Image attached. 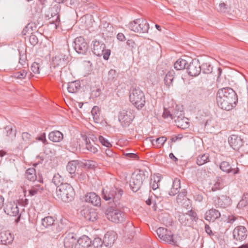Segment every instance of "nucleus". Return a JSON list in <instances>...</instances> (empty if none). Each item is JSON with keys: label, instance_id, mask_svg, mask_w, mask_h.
<instances>
[{"label": "nucleus", "instance_id": "f257e3e1", "mask_svg": "<svg viewBox=\"0 0 248 248\" xmlns=\"http://www.w3.org/2000/svg\"><path fill=\"white\" fill-rule=\"evenodd\" d=\"M216 99L218 107L227 111L234 108L238 101L236 93L232 88L229 87L219 89Z\"/></svg>", "mask_w": 248, "mask_h": 248}, {"label": "nucleus", "instance_id": "f03ea898", "mask_svg": "<svg viewBox=\"0 0 248 248\" xmlns=\"http://www.w3.org/2000/svg\"><path fill=\"white\" fill-rule=\"evenodd\" d=\"M123 194L122 189L113 187L111 189H103L102 190V198L105 201H109V205L112 204L117 207L120 206L119 201Z\"/></svg>", "mask_w": 248, "mask_h": 248}, {"label": "nucleus", "instance_id": "7ed1b4c3", "mask_svg": "<svg viewBox=\"0 0 248 248\" xmlns=\"http://www.w3.org/2000/svg\"><path fill=\"white\" fill-rule=\"evenodd\" d=\"M56 196L59 199L64 202H69L74 199L75 191L68 183L62 184L56 188Z\"/></svg>", "mask_w": 248, "mask_h": 248}, {"label": "nucleus", "instance_id": "20e7f679", "mask_svg": "<svg viewBox=\"0 0 248 248\" xmlns=\"http://www.w3.org/2000/svg\"><path fill=\"white\" fill-rule=\"evenodd\" d=\"M147 172L140 170L138 172H134L132 174L129 182V186L132 190L135 192L140 190L144 184L148 180Z\"/></svg>", "mask_w": 248, "mask_h": 248}, {"label": "nucleus", "instance_id": "39448f33", "mask_svg": "<svg viewBox=\"0 0 248 248\" xmlns=\"http://www.w3.org/2000/svg\"><path fill=\"white\" fill-rule=\"evenodd\" d=\"M123 205L120 203V206L117 207L116 205H109L105 211L106 217L110 221L118 223L123 222L125 218V214L121 211Z\"/></svg>", "mask_w": 248, "mask_h": 248}, {"label": "nucleus", "instance_id": "423d86ee", "mask_svg": "<svg viewBox=\"0 0 248 248\" xmlns=\"http://www.w3.org/2000/svg\"><path fill=\"white\" fill-rule=\"evenodd\" d=\"M129 100L138 109H141L145 105V95L139 87H135L131 89L129 95Z\"/></svg>", "mask_w": 248, "mask_h": 248}, {"label": "nucleus", "instance_id": "0eeeda50", "mask_svg": "<svg viewBox=\"0 0 248 248\" xmlns=\"http://www.w3.org/2000/svg\"><path fill=\"white\" fill-rule=\"evenodd\" d=\"M127 27L130 30L138 33H147L149 29L147 21L142 18H138L130 22Z\"/></svg>", "mask_w": 248, "mask_h": 248}, {"label": "nucleus", "instance_id": "6e6552de", "mask_svg": "<svg viewBox=\"0 0 248 248\" xmlns=\"http://www.w3.org/2000/svg\"><path fill=\"white\" fill-rule=\"evenodd\" d=\"M158 237L161 241L172 245H177L173 233L167 229L159 227L156 231Z\"/></svg>", "mask_w": 248, "mask_h": 248}, {"label": "nucleus", "instance_id": "1a4fd4ad", "mask_svg": "<svg viewBox=\"0 0 248 248\" xmlns=\"http://www.w3.org/2000/svg\"><path fill=\"white\" fill-rule=\"evenodd\" d=\"M69 54L68 53L60 51L52 60L51 71L56 67L64 66L67 63Z\"/></svg>", "mask_w": 248, "mask_h": 248}, {"label": "nucleus", "instance_id": "9d476101", "mask_svg": "<svg viewBox=\"0 0 248 248\" xmlns=\"http://www.w3.org/2000/svg\"><path fill=\"white\" fill-rule=\"evenodd\" d=\"M134 118L135 115L130 110H122L120 112L118 116L119 121L122 126L124 127H128Z\"/></svg>", "mask_w": 248, "mask_h": 248}, {"label": "nucleus", "instance_id": "9b49d317", "mask_svg": "<svg viewBox=\"0 0 248 248\" xmlns=\"http://www.w3.org/2000/svg\"><path fill=\"white\" fill-rule=\"evenodd\" d=\"M73 46L74 49L78 54H85L89 47L85 39L81 37H77L74 41Z\"/></svg>", "mask_w": 248, "mask_h": 248}, {"label": "nucleus", "instance_id": "f8f14e48", "mask_svg": "<svg viewBox=\"0 0 248 248\" xmlns=\"http://www.w3.org/2000/svg\"><path fill=\"white\" fill-rule=\"evenodd\" d=\"M186 69L189 75L196 77L199 75L201 72L200 63L199 60L193 59L189 63L186 67Z\"/></svg>", "mask_w": 248, "mask_h": 248}, {"label": "nucleus", "instance_id": "ddd939ff", "mask_svg": "<svg viewBox=\"0 0 248 248\" xmlns=\"http://www.w3.org/2000/svg\"><path fill=\"white\" fill-rule=\"evenodd\" d=\"M82 216L87 220L93 222L95 221L98 217L97 213L93 208L88 207H84L80 211Z\"/></svg>", "mask_w": 248, "mask_h": 248}, {"label": "nucleus", "instance_id": "4468645a", "mask_svg": "<svg viewBox=\"0 0 248 248\" xmlns=\"http://www.w3.org/2000/svg\"><path fill=\"white\" fill-rule=\"evenodd\" d=\"M247 236L248 231L244 226H237L233 231V238L237 241H243L246 239Z\"/></svg>", "mask_w": 248, "mask_h": 248}, {"label": "nucleus", "instance_id": "2eb2a0df", "mask_svg": "<svg viewBox=\"0 0 248 248\" xmlns=\"http://www.w3.org/2000/svg\"><path fill=\"white\" fill-rule=\"evenodd\" d=\"M215 205L217 207L226 208L232 204L231 199L226 195L217 197L215 199Z\"/></svg>", "mask_w": 248, "mask_h": 248}, {"label": "nucleus", "instance_id": "dca6fc26", "mask_svg": "<svg viewBox=\"0 0 248 248\" xmlns=\"http://www.w3.org/2000/svg\"><path fill=\"white\" fill-rule=\"evenodd\" d=\"M4 212L10 216H16L19 214V209L16 203L8 202L4 207Z\"/></svg>", "mask_w": 248, "mask_h": 248}, {"label": "nucleus", "instance_id": "f3484780", "mask_svg": "<svg viewBox=\"0 0 248 248\" xmlns=\"http://www.w3.org/2000/svg\"><path fill=\"white\" fill-rule=\"evenodd\" d=\"M228 142L230 146L234 150H239L243 145V140L235 135H232L229 137Z\"/></svg>", "mask_w": 248, "mask_h": 248}, {"label": "nucleus", "instance_id": "a211bd4d", "mask_svg": "<svg viewBox=\"0 0 248 248\" xmlns=\"http://www.w3.org/2000/svg\"><path fill=\"white\" fill-rule=\"evenodd\" d=\"M92 50L93 54L97 56H102L106 48L105 44L102 41H93Z\"/></svg>", "mask_w": 248, "mask_h": 248}, {"label": "nucleus", "instance_id": "6ab92c4d", "mask_svg": "<svg viewBox=\"0 0 248 248\" xmlns=\"http://www.w3.org/2000/svg\"><path fill=\"white\" fill-rule=\"evenodd\" d=\"M83 200L94 206H97L101 204L100 198L93 192L88 193L84 197Z\"/></svg>", "mask_w": 248, "mask_h": 248}, {"label": "nucleus", "instance_id": "aec40b11", "mask_svg": "<svg viewBox=\"0 0 248 248\" xmlns=\"http://www.w3.org/2000/svg\"><path fill=\"white\" fill-rule=\"evenodd\" d=\"M77 243V238L74 233H69L65 236L64 239L65 248H73L75 247Z\"/></svg>", "mask_w": 248, "mask_h": 248}, {"label": "nucleus", "instance_id": "412c9836", "mask_svg": "<svg viewBox=\"0 0 248 248\" xmlns=\"http://www.w3.org/2000/svg\"><path fill=\"white\" fill-rule=\"evenodd\" d=\"M14 240V237L9 231L0 232V244L8 245L12 243Z\"/></svg>", "mask_w": 248, "mask_h": 248}, {"label": "nucleus", "instance_id": "4be33fe9", "mask_svg": "<svg viewBox=\"0 0 248 248\" xmlns=\"http://www.w3.org/2000/svg\"><path fill=\"white\" fill-rule=\"evenodd\" d=\"M91 244L90 238L86 235H83L77 240L75 248H88Z\"/></svg>", "mask_w": 248, "mask_h": 248}, {"label": "nucleus", "instance_id": "5701e85b", "mask_svg": "<svg viewBox=\"0 0 248 248\" xmlns=\"http://www.w3.org/2000/svg\"><path fill=\"white\" fill-rule=\"evenodd\" d=\"M220 217V212L215 209H211L207 211L204 216V218L210 222H214L215 220Z\"/></svg>", "mask_w": 248, "mask_h": 248}, {"label": "nucleus", "instance_id": "b1692460", "mask_svg": "<svg viewBox=\"0 0 248 248\" xmlns=\"http://www.w3.org/2000/svg\"><path fill=\"white\" fill-rule=\"evenodd\" d=\"M116 240L113 232H107L104 235L103 243L106 247H111Z\"/></svg>", "mask_w": 248, "mask_h": 248}, {"label": "nucleus", "instance_id": "393cba45", "mask_svg": "<svg viewBox=\"0 0 248 248\" xmlns=\"http://www.w3.org/2000/svg\"><path fill=\"white\" fill-rule=\"evenodd\" d=\"M49 139L53 142H60L63 138L62 133L59 131H54L51 132L48 135Z\"/></svg>", "mask_w": 248, "mask_h": 248}, {"label": "nucleus", "instance_id": "a878e982", "mask_svg": "<svg viewBox=\"0 0 248 248\" xmlns=\"http://www.w3.org/2000/svg\"><path fill=\"white\" fill-rule=\"evenodd\" d=\"M16 130L15 126L7 125L5 127L4 134L9 140H13L16 136Z\"/></svg>", "mask_w": 248, "mask_h": 248}, {"label": "nucleus", "instance_id": "bb28decb", "mask_svg": "<svg viewBox=\"0 0 248 248\" xmlns=\"http://www.w3.org/2000/svg\"><path fill=\"white\" fill-rule=\"evenodd\" d=\"M180 187V180L177 178H175L173 182L172 187L169 193V195L174 196L179 193Z\"/></svg>", "mask_w": 248, "mask_h": 248}, {"label": "nucleus", "instance_id": "cd10ccee", "mask_svg": "<svg viewBox=\"0 0 248 248\" xmlns=\"http://www.w3.org/2000/svg\"><path fill=\"white\" fill-rule=\"evenodd\" d=\"M80 84L79 81L75 80L68 83L67 90L69 93H76L80 89Z\"/></svg>", "mask_w": 248, "mask_h": 248}, {"label": "nucleus", "instance_id": "c85d7f7f", "mask_svg": "<svg viewBox=\"0 0 248 248\" xmlns=\"http://www.w3.org/2000/svg\"><path fill=\"white\" fill-rule=\"evenodd\" d=\"M167 140V138L166 137L164 136H161L156 139L155 140L151 139L150 141L151 142L153 146L157 148H159L164 145Z\"/></svg>", "mask_w": 248, "mask_h": 248}, {"label": "nucleus", "instance_id": "c756f323", "mask_svg": "<svg viewBox=\"0 0 248 248\" xmlns=\"http://www.w3.org/2000/svg\"><path fill=\"white\" fill-rule=\"evenodd\" d=\"M31 135L28 132H23L22 134V141L19 144V147L21 148L26 147L27 145L31 142Z\"/></svg>", "mask_w": 248, "mask_h": 248}, {"label": "nucleus", "instance_id": "7c9ffc66", "mask_svg": "<svg viewBox=\"0 0 248 248\" xmlns=\"http://www.w3.org/2000/svg\"><path fill=\"white\" fill-rule=\"evenodd\" d=\"M60 11V6L59 4H56L50 8L47 15L48 17H55L56 16H60L59 13Z\"/></svg>", "mask_w": 248, "mask_h": 248}, {"label": "nucleus", "instance_id": "2f4dec72", "mask_svg": "<svg viewBox=\"0 0 248 248\" xmlns=\"http://www.w3.org/2000/svg\"><path fill=\"white\" fill-rule=\"evenodd\" d=\"M91 113L93 117L94 122L97 124L101 123L102 119L100 117L99 108L97 106H94L92 108Z\"/></svg>", "mask_w": 248, "mask_h": 248}, {"label": "nucleus", "instance_id": "473e14b6", "mask_svg": "<svg viewBox=\"0 0 248 248\" xmlns=\"http://www.w3.org/2000/svg\"><path fill=\"white\" fill-rule=\"evenodd\" d=\"M175 123L177 126L182 129H186L189 126L188 119L185 117L175 120Z\"/></svg>", "mask_w": 248, "mask_h": 248}, {"label": "nucleus", "instance_id": "72a5a7b5", "mask_svg": "<svg viewBox=\"0 0 248 248\" xmlns=\"http://www.w3.org/2000/svg\"><path fill=\"white\" fill-rule=\"evenodd\" d=\"M25 176L30 181H34L36 179L35 170L33 168L28 169L26 171Z\"/></svg>", "mask_w": 248, "mask_h": 248}, {"label": "nucleus", "instance_id": "f704fd0d", "mask_svg": "<svg viewBox=\"0 0 248 248\" xmlns=\"http://www.w3.org/2000/svg\"><path fill=\"white\" fill-rule=\"evenodd\" d=\"M220 169L226 173H230L232 171V166L227 161H222L219 165Z\"/></svg>", "mask_w": 248, "mask_h": 248}, {"label": "nucleus", "instance_id": "c9c22d12", "mask_svg": "<svg viewBox=\"0 0 248 248\" xmlns=\"http://www.w3.org/2000/svg\"><path fill=\"white\" fill-rule=\"evenodd\" d=\"M174 72L173 71H170L168 72L167 74L166 75L164 80L165 85L168 88H169L171 85H172V82L174 78Z\"/></svg>", "mask_w": 248, "mask_h": 248}, {"label": "nucleus", "instance_id": "e433bc0d", "mask_svg": "<svg viewBox=\"0 0 248 248\" xmlns=\"http://www.w3.org/2000/svg\"><path fill=\"white\" fill-rule=\"evenodd\" d=\"M209 161V155L208 154L200 155L197 157V163L199 166L202 165Z\"/></svg>", "mask_w": 248, "mask_h": 248}, {"label": "nucleus", "instance_id": "4c0bfd02", "mask_svg": "<svg viewBox=\"0 0 248 248\" xmlns=\"http://www.w3.org/2000/svg\"><path fill=\"white\" fill-rule=\"evenodd\" d=\"M85 141L86 143V148L87 150L93 153H95L97 152V147L94 146L95 144L93 141L92 143L90 139L87 138H85Z\"/></svg>", "mask_w": 248, "mask_h": 248}, {"label": "nucleus", "instance_id": "58836bf2", "mask_svg": "<svg viewBox=\"0 0 248 248\" xmlns=\"http://www.w3.org/2000/svg\"><path fill=\"white\" fill-rule=\"evenodd\" d=\"M187 64L186 60L179 59L174 64V67L177 70H181L185 69Z\"/></svg>", "mask_w": 248, "mask_h": 248}, {"label": "nucleus", "instance_id": "ea45409f", "mask_svg": "<svg viewBox=\"0 0 248 248\" xmlns=\"http://www.w3.org/2000/svg\"><path fill=\"white\" fill-rule=\"evenodd\" d=\"M77 161L75 160L68 162L66 166V170L70 174L72 175L75 173L77 169Z\"/></svg>", "mask_w": 248, "mask_h": 248}, {"label": "nucleus", "instance_id": "a19ab883", "mask_svg": "<svg viewBox=\"0 0 248 248\" xmlns=\"http://www.w3.org/2000/svg\"><path fill=\"white\" fill-rule=\"evenodd\" d=\"M54 219L52 217L48 216L42 219V225L45 228H48L53 225Z\"/></svg>", "mask_w": 248, "mask_h": 248}, {"label": "nucleus", "instance_id": "79ce46f5", "mask_svg": "<svg viewBox=\"0 0 248 248\" xmlns=\"http://www.w3.org/2000/svg\"><path fill=\"white\" fill-rule=\"evenodd\" d=\"M43 190V187L40 185H35L29 191L30 195L34 196L38 193H41Z\"/></svg>", "mask_w": 248, "mask_h": 248}, {"label": "nucleus", "instance_id": "37998d69", "mask_svg": "<svg viewBox=\"0 0 248 248\" xmlns=\"http://www.w3.org/2000/svg\"><path fill=\"white\" fill-rule=\"evenodd\" d=\"M161 178L159 176H154L151 178L150 187L155 190L158 188V183L160 182Z\"/></svg>", "mask_w": 248, "mask_h": 248}, {"label": "nucleus", "instance_id": "c03bdc74", "mask_svg": "<svg viewBox=\"0 0 248 248\" xmlns=\"http://www.w3.org/2000/svg\"><path fill=\"white\" fill-rule=\"evenodd\" d=\"M172 120L175 122L177 119L184 118V113L183 110H179L177 108L173 109L172 112Z\"/></svg>", "mask_w": 248, "mask_h": 248}, {"label": "nucleus", "instance_id": "a18cd8bd", "mask_svg": "<svg viewBox=\"0 0 248 248\" xmlns=\"http://www.w3.org/2000/svg\"><path fill=\"white\" fill-rule=\"evenodd\" d=\"M201 71L204 74H209L212 72V67L209 63H204L202 65H200Z\"/></svg>", "mask_w": 248, "mask_h": 248}, {"label": "nucleus", "instance_id": "49530a36", "mask_svg": "<svg viewBox=\"0 0 248 248\" xmlns=\"http://www.w3.org/2000/svg\"><path fill=\"white\" fill-rule=\"evenodd\" d=\"M217 179L220 183L221 186L223 187L230 183V179L227 176L218 177Z\"/></svg>", "mask_w": 248, "mask_h": 248}, {"label": "nucleus", "instance_id": "de8ad7c7", "mask_svg": "<svg viewBox=\"0 0 248 248\" xmlns=\"http://www.w3.org/2000/svg\"><path fill=\"white\" fill-rule=\"evenodd\" d=\"M63 181V179L62 176H61L59 173L55 174L53 178L52 182L56 186H59L60 185L63 184L62 181Z\"/></svg>", "mask_w": 248, "mask_h": 248}, {"label": "nucleus", "instance_id": "09e8293b", "mask_svg": "<svg viewBox=\"0 0 248 248\" xmlns=\"http://www.w3.org/2000/svg\"><path fill=\"white\" fill-rule=\"evenodd\" d=\"M27 72L25 70H22L19 72H16L14 74V77L16 78L23 79L27 76Z\"/></svg>", "mask_w": 248, "mask_h": 248}, {"label": "nucleus", "instance_id": "8fccbe9b", "mask_svg": "<svg viewBox=\"0 0 248 248\" xmlns=\"http://www.w3.org/2000/svg\"><path fill=\"white\" fill-rule=\"evenodd\" d=\"M100 142V143L104 146H106L107 147H110L112 145L111 143L108 141V140L104 138L102 136H99L98 138Z\"/></svg>", "mask_w": 248, "mask_h": 248}, {"label": "nucleus", "instance_id": "3c124183", "mask_svg": "<svg viewBox=\"0 0 248 248\" xmlns=\"http://www.w3.org/2000/svg\"><path fill=\"white\" fill-rule=\"evenodd\" d=\"M31 69L34 74H39L40 72V65L39 63L34 62L32 64Z\"/></svg>", "mask_w": 248, "mask_h": 248}, {"label": "nucleus", "instance_id": "603ef678", "mask_svg": "<svg viewBox=\"0 0 248 248\" xmlns=\"http://www.w3.org/2000/svg\"><path fill=\"white\" fill-rule=\"evenodd\" d=\"M93 245L95 248H98L99 247H101L103 243V241H102L101 239L99 237H96L94 239L93 242H92Z\"/></svg>", "mask_w": 248, "mask_h": 248}, {"label": "nucleus", "instance_id": "864d4df0", "mask_svg": "<svg viewBox=\"0 0 248 248\" xmlns=\"http://www.w3.org/2000/svg\"><path fill=\"white\" fill-rule=\"evenodd\" d=\"M186 215H188L191 217L192 220H194L195 221H196L198 219L196 213L192 210L188 211L186 214Z\"/></svg>", "mask_w": 248, "mask_h": 248}, {"label": "nucleus", "instance_id": "5fc2aeb1", "mask_svg": "<svg viewBox=\"0 0 248 248\" xmlns=\"http://www.w3.org/2000/svg\"><path fill=\"white\" fill-rule=\"evenodd\" d=\"M48 18L50 20V23L52 24H54L56 27H57L60 22V16H56L54 18L51 17H49Z\"/></svg>", "mask_w": 248, "mask_h": 248}, {"label": "nucleus", "instance_id": "6e6d98bb", "mask_svg": "<svg viewBox=\"0 0 248 248\" xmlns=\"http://www.w3.org/2000/svg\"><path fill=\"white\" fill-rule=\"evenodd\" d=\"M30 42L32 46L36 45L38 43V39L37 36L34 34H31L30 36Z\"/></svg>", "mask_w": 248, "mask_h": 248}, {"label": "nucleus", "instance_id": "4d7b16f0", "mask_svg": "<svg viewBox=\"0 0 248 248\" xmlns=\"http://www.w3.org/2000/svg\"><path fill=\"white\" fill-rule=\"evenodd\" d=\"M187 193L186 190V189H182V191L178 194L177 196V201L179 202L181 200H183L184 197L186 196Z\"/></svg>", "mask_w": 248, "mask_h": 248}, {"label": "nucleus", "instance_id": "13d9d810", "mask_svg": "<svg viewBox=\"0 0 248 248\" xmlns=\"http://www.w3.org/2000/svg\"><path fill=\"white\" fill-rule=\"evenodd\" d=\"M172 113H171L169 110L167 109H164L162 116L165 119L170 117L171 120H172Z\"/></svg>", "mask_w": 248, "mask_h": 248}, {"label": "nucleus", "instance_id": "bf43d9fd", "mask_svg": "<svg viewBox=\"0 0 248 248\" xmlns=\"http://www.w3.org/2000/svg\"><path fill=\"white\" fill-rule=\"evenodd\" d=\"M116 77V71L115 70L110 69L108 73V78L109 80H113Z\"/></svg>", "mask_w": 248, "mask_h": 248}, {"label": "nucleus", "instance_id": "052dcab7", "mask_svg": "<svg viewBox=\"0 0 248 248\" xmlns=\"http://www.w3.org/2000/svg\"><path fill=\"white\" fill-rule=\"evenodd\" d=\"M227 9V5L224 3H220L219 4L217 10L221 12H225Z\"/></svg>", "mask_w": 248, "mask_h": 248}, {"label": "nucleus", "instance_id": "680f3d73", "mask_svg": "<svg viewBox=\"0 0 248 248\" xmlns=\"http://www.w3.org/2000/svg\"><path fill=\"white\" fill-rule=\"evenodd\" d=\"M222 188L223 187L221 186L220 183H219L218 181H217V179L216 182L215 183V184L212 187V190L213 191H216L217 190L220 189Z\"/></svg>", "mask_w": 248, "mask_h": 248}, {"label": "nucleus", "instance_id": "e2e57ef3", "mask_svg": "<svg viewBox=\"0 0 248 248\" xmlns=\"http://www.w3.org/2000/svg\"><path fill=\"white\" fill-rule=\"evenodd\" d=\"M110 55V50L109 49L105 50L103 52V58L105 60H108L109 59V56Z\"/></svg>", "mask_w": 248, "mask_h": 248}, {"label": "nucleus", "instance_id": "0e129e2a", "mask_svg": "<svg viewBox=\"0 0 248 248\" xmlns=\"http://www.w3.org/2000/svg\"><path fill=\"white\" fill-rule=\"evenodd\" d=\"M101 93V91L100 89H97L95 90H93L92 92V95L95 97L99 96Z\"/></svg>", "mask_w": 248, "mask_h": 248}, {"label": "nucleus", "instance_id": "69168bd1", "mask_svg": "<svg viewBox=\"0 0 248 248\" xmlns=\"http://www.w3.org/2000/svg\"><path fill=\"white\" fill-rule=\"evenodd\" d=\"M19 63L21 65H24L26 63V57L24 55H20V58L19 59Z\"/></svg>", "mask_w": 248, "mask_h": 248}, {"label": "nucleus", "instance_id": "338daca9", "mask_svg": "<svg viewBox=\"0 0 248 248\" xmlns=\"http://www.w3.org/2000/svg\"><path fill=\"white\" fill-rule=\"evenodd\" d=\"M205 230L206 232L209 235L212 236V235H214V233L212 232V231L211 229V228L210 227V226L208 225H207V224L205 225Z\"/></svg>", "mask_w": 248, "mask_h": 248}, {"label": "nucleus", "instance_id": "774afa93", "mask_svg": "<svg viewBox=\"0 0 248 248\" xmlns=\"http://www.w3.org/2000/svg\"><path fill=\"white\" fill-rule=\"evenodd\" d=\"M85 165L89 168H93L95 166V163L93 161L88 160L85 164Z\"/></svg>", "mask_w": 248, "mask_h": 248}]
</instances>
